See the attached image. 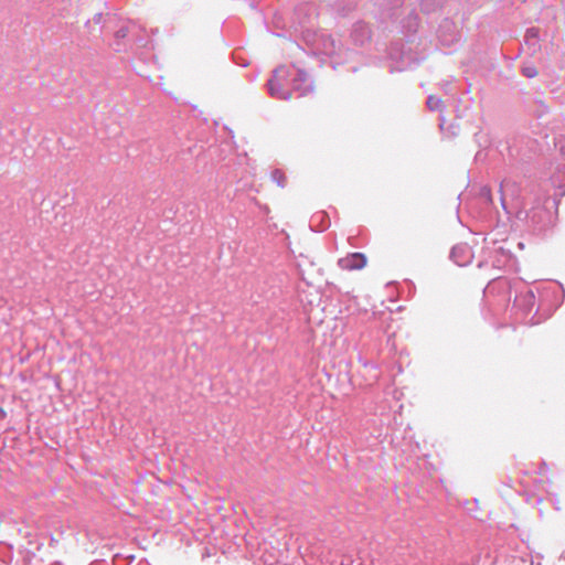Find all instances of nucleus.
<instances>
[{"instance_id": "obj_1", "label": "nucleus", "mask_w": 565, "mask_h": 565, "mask_svg": "<svg viewBox=\"0 0 565 565\" xmlns=\"http://www.w3.org/2000/svg\"><path fill=\"white\" fill-rule=\"evenodd\" d=\"M268 93L271 97L282 100H288L291 97V90L297 92L299 96H306L313 89L312 82L308 74L302 70H297L292 75L287 66L277 67L271 78L267 82Z\"/></svg>"}, {"instance_id": "obj_2", "label": "nucleus", "mask_w": 565, "mask_h": 565, "mask_svg": "<svg viewBox=\"0 0 565 565\" xmlns=\"http://www.w3.org/2000/svg\"><path fill=\"white\" fill-rule=\"evenodd\" d=\"M550 212L546 207L540 204L533 206L525 213L526 221L534 227V230H543L550 222Z\"/></svg>"}, {"instance_id": "obj_3", "label": "nucleus", "mask_w": 565, "mask_h": 565, "mask_svg": "<svg viewBox=\"0 0 565 565\" xmlns=\"http://www.w3.org/2000/svg\"><path fill=\"white\" fill-rule=\"evenodd\" d=\"M350 38L355 45L363 46L371 41V28L367 23L358 21L352 25Z\"/></svg>"}, {"instance_id": "obj_4", "label": "nucleus", "mask_w": 565, "mask_h": 565, "mask_svg": "<svg viewBox=\"0 0 565 565\" xmlns=\"http://www.w3.org/2000/svg\"><path fill=\"white\" fill-rule=\"evenodd\" d=\"M338 265L344 270L362 269L366 265V257L363 253H351L340 258Z\"/></svg>"}, {"instance_id": "obj_5", "label": "nucleus", "mask_w": 565, "mask_h": 565, "mask_svg": "<svg viewBox=\"0 0 565 565\" xmlns=\"http://www.w3.org/2000/svg\"><path fill=\"white\" fill-rule=\"evenodd\" d=\"M450 259L458 266H466L472 259L471 248L467 244L455 245L450 250Z\"/></svg>"}, {"instance_id": "obj_6", "label": "nucleus", "mask_w": 565, "mask_h": 565, "mask_svg": "<svg viewBox=\"0 0 565 565\" xmlns=\"http://www.w3.org/2000/svg\"><path fill=\"white\" fill-rule=\"evenodd\" d=\"M110 21V17H104L103 13H96L93 20H88L86 22V28L88 32L95 36L100 35L106 28V23Z\"/></svg>"}, {"instance_id": "obj_7", "label": "nucleus", "mask_w": 565, "mask_h": 565, "mask_svg": "<svg viewBox=\"0 0 565 565\" xmlns=\"http://www.w3.org/2000/svg\"><path fill=\"white\" fill-rule=\"evenodd\" d=\"M501 204L505 209V200L508 196L515 199L520 194V188L516 182L512 180H503L500 184Z\"/></svg>"}, {"instance_id": "obj_8", "label": "nucleus", "mask_w": 565, "mask_h": 565, "mask_svg": "<svg viewBox=\"0 0 565 565\" xmlns=\"http://www.w3.org/2000/svg\"><path fill=\"white\" fill-rule=\"evenodd\" d=\"M515 305L521 308L526 315L530 313L535 307V295L532 290L520 294L515 298Z\"/></svg>"}, {"instance_id": "obj_9", "label": "nucleus", "mask_w": 565, "mask_h": 565, "mask_svg": "<svg viewBox=\"0 0 565 565\" xmlns=\"http://www.w3.org/2000/svg\"><path fill=\"white\" fill-rule=\"evenodd\" d=\"M525 45L531 50L532 53H535L540 49V39H539V29L530 28L526 30L524 38Z\"/></svg>"}, {"instance_id": "obj_10", "label": "nucleus", "mask_w": 565, "mask_h": 565, "mask_svg": "<svg viewBox=\"0 0 565 565\" xmlns=\"http://www.w3.org/2000/svg\"><path fill=\"white\" fill-rule=\"evenodd\" d=\"M323 45L322 53L329 56H332L337 53V44L335 41L331 36H322Z\"/></svg>"}, {"instance_id": "obj_11", "label": "nucleus", "mask_w": 565, "mask_h": 565, "mask_svg": "<svg viewBox=\"0 0 565 565\" xmlns=\"http://www.w3.org/2000/svg\"><path fill=\"white\" fill-rule=\"evenodd\" d=\"M427 107L429 108V110L431 111H435V110H440L441 107H443V102L440 98L438 97H435V96H428L427 98Z\"/></svg>"}, {"instance_id": "obj_12", "label": "nucleus", "mask_w": 565, "mask_h": 565, "mask_svg": "<svg viewBox=\"0 0 565 565\" xmlns=\"http://www.w3.org/2000/svg\"><path fill=\"white\" fill-rule=\"evenodd\" d=\"M271 180L276 182L280 188L285 186V175L280 170L276 169L271 172Z\"/></svg>"}, {"instance_id": "obj_13", "label": "nucleus", "mask_w": 565, "mask_h": 565, "mask_svg": "<svg viewBox=\"0 0 565 565\" xmlns=\"http://www.w3.org/2000/svg\"><path fill=\"white\" fill-rule=\"evenodd\" d=\"M522 74L527 78H533L537 75V71L535 66L527 65L522 68Z\"/></svg>"}, {"instance_id": "obj_14", "label": "nucleus", "mask_w": 565, "mask_h": 565, "mask_svg": "<svg viewBox=\"0 0 565 565\" xmlns=\"http://www.w3.org/2000/svg\"><path fill=\"white\" fill-rule=\"evenodd\" d=\"M116 38L117 39H122L127 35V28L125 26H121L120 29H118L115 33Z\"/></svg>"}, {"instance_id": "obj_15", "label": "nucleus", "mask_w": 565, "mask_h": 565, "mask_svg": "<svg viewBox=\"0 0 565 565\" xmlns=\"http://www.w3.org/2000/svg\"><path fill=\"white\" fill-rule=\"evenodd\" d=\"M7 417V412L0 407V419H4Z\"/></svg>"}, {"instance_id": "obj_16", "label": "nucleus", "mask_w": 565, "mask_h": 565, "mask_svg": "<svg viewBox=\"0 0 565 565\" xmlns=\"http://www.w3.org/2000/svg\"><path fill=\"white\" fill-rule=\"evenodd\" d=\"M561 152L565 157V148L564 147H561Z\"/></svg>"}]
</instances>
